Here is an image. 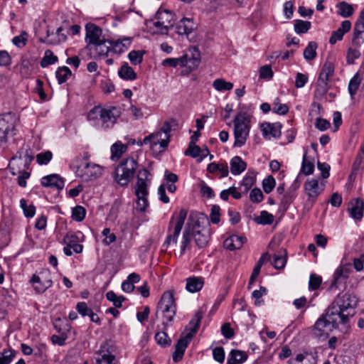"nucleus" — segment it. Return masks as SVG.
<instances>
[{"label": "nucleus", "instance_id": "f257e3e1", "mask_svg": "<svg viewBox=\"0 0 364 364\" xmlns=\"http://www.w3.org/2000/svg\"><path fill=\"white\" fill-rule=\"evenodd\" d=\"M357 302V298L352 294L338 295L326 313L316 321L312 328L313 336L318 338L326 337L340 323H346L349 316H352L349 310L353 309Z\"/></svg>", "mask_w": 364, "mask_h": 364}, {"label": "nucleus", "instance_id": "f03ea898", "mask_svg": "<svg viewBox=\"0 0 364 364\" xmlns=\"http://www.w3.org/2000/svg\"><path fill=\"white\" fill-rule=\"evenodd\" d=\"M176 313V304L173 297V291H166L162 294L161 299L157 305L156 314H161L164 321L161 331H158L155 334L156 343L166 347L171 345V340L166 333V326L168 322H171Z\"/></svg>", "mask_w": 364, "mask_h": 364}, {"label": "nucleus", "instance_id": "7ed1b4c3", "mask_svg": "<svg viewBox=\"0 0 364 364\" xmlns=\"http://www.w3.org/2000/svg\"><path fill=\"white\" fill-rule=\"evenodd\" d=\"M202 318V312L200 311H196L193 318L189 322V327L186 328L182 333L181 338L176 344V350L173 353V360L174 362H178L183 358L188 343L191 342L200 326Z\"/></svg>", "mask_w": 364, "mask_h": 364}, {"label": "nucleus", "instance_id": "20e7f679", "mask_svg": "<svg viewBox=\"0 0 364 364\" xmlns=\"http://www.w3.org/2000/svg\"><path fill=\"white\" fill-rule=\"evenodd\" d=\"M250 129V118L245 112H240L234 119V146L242 147L246 143Z\"/></svg>", "mask_w": 364, "mask_h": 364}, {"label": "nucleus", "instance_id": "39448f33", "mask_svg": "<svg viewBox=\"0 0 364 364\" xmlns=\"http://www.w3.org/2000/svg\"><path fill=\"white\" fill-rule=\"evenodd\" d=\"M137 162L133 158L122 161L115 171V180L121 186H127L134 177Z\"/></svg>", "mask_w": 364, "mask_h": 364}, {"label": "nucleus", "instance_id": "423d86ee", "mask_svg": "<svg viewBox=\"0 0 364 364\" xmlns=\"http://www.w3.org/2000/svg\"><path fill=\"white\" fill-rule=\"evenodd\" d=\"M137 162L133 158L122 161L115 171V180L121 186H127L134 177Z\"/></svg>", "mask_w": 364, "mask_h": 364}, {"label": "nucleus", "instance_id": "0eeeda50", "mask_svg": "<svg viewBox=\"0 0 364 364\" xmlns=\"http://www.w3.org/2000/svg\"><path fill=\"white\" fill-rule=\"evenodd\" d=\"M137 162L133 158L122 161L115 171V180L121 186H127L134 177Z\"/></svg>", "mask_w": 364, "mask_h": 364}, {"label": "nucleus", "instance_id": "6e6552de", "mask_svg": "<svg viewBox=\"0 0 364 364\" xmlns=\"http://www.w3.org/2000/svg\"><path fill=\"white\" fill-rule=\"evenodd\" d=\"M175 16L168 10L159 9L155 15L154 26L158 29L157 33L161 35H168L169 29L173 27Z\"/></svg>", "mask_w": 364, "mask_h": 364}, {"label": "nucleus", "instance_id": "1a4fd4ad", "mask_svg": "<svg viewBox=\"0 0 364 364\" xmlns=\"http://www.w3.org/2000/svg\"><path fill=\"white\" fill-rule=\"evenodd\" d=\"M75 173L83 181H91L102 174V167L95 163L83 161L77 167Z\"/></svg>", "mask_w": 364, "mask_h": 364}, {"label": "nucleus", "instance_id": "9d476101", "mask_svg": "<svg viewBox=\"0 0 364 364\" xmlns=\"http://www.w3.org/2000/svg\"><path fill=\"white\" fill-rule=\"evenodd\" d=\"M334 65L330 61H326L323 65L321 72L319 74L316 84V93L319 95H324L328 90L329 78L333 75Z\"/></svg>", "mask_w": 364, "mask_h": 364}, {"label": "nucleus", "instance_id": "9b49d317", "mask_svg": "<svg viewBox=\"0 0 364 364\" xmlns=\"http://www.w3.org/2000/svg\"><path fill=\"white\" fill-rule=\"evenodd\" d=\"M16 121V115L11 112L0 115V146L6 143L8 135L14 131Z\"/></svg>", "mask_w": 364, "mask_h": 364}, {"label": "nucleus", "instance_id": "f8f14e48", "mask_svg": "<svg viewBox=\"0 0 364 364\" xmlns=\"http://www.w3.org/2000/svg\"><path fill=\"white\" fill-rule=\"evenodd\" d=\"M187 214L188 211L186 209H181L179 211L178 215L176 217V221L173 228V231L166 237V239L162 245L164 251H166L171 244L176 245L177 243L178 237L184 225Z\"/></svg>", "mask_w": 364, "mask_h": 364}, {"label": "nucleus", "instance_id": "ddd939ff", "mask_svg": "<svg viewBox=\"0 0 364 364\" xmlns=\"http://www.w3.org/2000/svg\"><path fill=\"white\" fill-rule=\"evenodd\" d=\"M121 109L118 107L103 108L100 118L101 127L103 129H112L121 116Z\"/></svg>", "mask_w": 364, "mask_h": 364}, {"label": "nucleus", "instance_id": "4468645a", "mask_svg": "<svg viewBox=\"0 0 364 364\" xmlns=\"http://www.w3.org/2000/svg\"><path fill=\"white\" fill-rule=\"evenodd\" d=\"M351 272V265L349 263L340 265L335 271L333 280L331 284V288H339L340 285L345 284L348 275Z\"/></svg>", "mask_w": 364, "mask_h": 364}, {"label": "nucleus", "instance_id": "2eb2a0df", "mask_svg": "<svg viewBox=\"0 0 364 364\" xmlns=\"http://www.w3.org/2000/svg\"><path fill=\"white\" fill-rule=\"evenodd\" d=\"M351 43L353 46H360L364 43V9L355 23Z\"/></svg>", "mask_w": 364, "mask_h": 364}, {"label": "nucleus", "instance_id": "dca6fc26", "mask_svg": "<svg viewBox=\"0 0 364 364\" xmlns=\"http://www.w3.org/2000/svg\"><path fill=\"white\" fill-rule=\"evenodd\" d=\"M325 184L321 183L320 185L317 179L307 180L304 183V189L309 197V200L315 201L316 198L323 192Z\"/></svg>", "mask_w": 364, "mask_h": 364}, {"label": "nucleus", "instance_id": "f3484780", "mask_svg": "<svg viewBox=\"0 0 364 364\" xmlns=\"http://www.w3.org/2000/svg\"><path fill=\"white\" fill-rule=\"evenodd\" d=\"M30 282H42L41 287H36V291L38 294L43 293L53 284L50 272L48 269L41 271L38 274H33Z\"/></svg>", "mask_w": 364, "mask_h": 364}, {"label": "nucleus", "instance_id": "a211bd4d", "mask_svg": "<svg viewBox=\"0 0 364 364\" xmlns=\"http://www.w3.org/2000/svg\"><path fill=\"white\" fill-rule=\"evenodd\" d=\"M168 136H164L161 132H156L149 134L143 139V143L145 144H150L151 149L154 146L160 145V147L164 149L166 148L169 143Z\"/></svg>", "mask_w": 364, "mask_h": 364}, {"label": "nucleus", "instance_id": "6ab92c4d", "mask_svg": "<svg viewBox=\"0 0 364 364\" xmlns=\"http://www.w3.org/2000/svg\"><path fill=\"white\" fill-rule=\"evenodd\" d=\"M102 29L93 23L86 25V40L88 42L87 47L90 44L100 42L105 38L102 36Z\"/></svg>", "mask_w": 364, "mask_h": 364}, {"label": "nucleus", "instance_id": "aec40b11", "mask_svg": "<svg viewBox=\"0 0 364 364\" xmlns=\"http://www.w3.org/2000/svg\"><path fill=\"white\" fill-rule=\"evenodd\" d=\"M348 212L351 218L354 220L360 221L363 217L364 212V201L360 198L353 199L350 202V207Z\"/></svg>", "mask_w": 364, "mask_h": 364}, {"label": "nucleus", "instance_id": "412c9836", "mask_svg": "<svg viewBox=\"0 0 364 364\" xmlns=\"http://www.w3.org/2000/svg\"><path fill=\"white\" fill-rule=\"evenodd\" d=\"M182 67H186L189 71L196 69L200 63V55L196 48L193 49L191 56L188 54H186L182 56Z\"/></svg>", "mask_w": 364, "mask_h": 364}, {"label": "nucleus", "instance_id": "4be33fe9", "mask_svg": "<svg viewBox=\"0 0 364 364\" xmlns=\"http://www.w3.org/2000/svg\"><path fill=\"white\" fill-rule=\"evenodd\" d=\"M109 43V41L104 39L100 42L95 43L92 45L90 44V46L87 48L92 52V53H94L96 56L105 57L111 50Z\"/></svg>", "mask_w": 364, "mask_h": 364}, {"label": "nucleus", "instance_id": "5701e85b", "mask_svg": "<svg viewBox=\"0 0 364 364\" xmlns=\"http://www.w3.org/2000/svg\"><path fill=\"white\" fill-rule=\"evenodd\" d=\"M41 185L44 187H50L61 190L64 187V181L58 175L51 174L41 178Z\"/></svg>", "mask_w": 364, "mask_h": 364}, {"label": "nucleus", "instance_id": "b1692460", "mask_svg": "<svg viewBox=\"0 0 364 364\" xmlns=\"http://www.w3.org/2000/svg\"><path fill=\"white\" fill-rule=\"evenodd\" d=\"M351 28V22L345 20L341 23V26L331 34L329 39V43L334 45L337 41H341L345 33H348Z\"/></svg>", "mask_w": 364, "mask_h": 364}, {"label": "nucleus", "instance_id": "393cba45", "mask_svg": "<svg viewBox=\"0 0 364 364\" xmlns=\"http://www.w3.org/2000/svg\"><path fill=\"white\" fill-rule=\"evenodd\" d=\"M246 242L247 238L245 237L233 235L225 240L223 246L229 250H239Z\"/></svg>", "mask_w": 364, "mask_h": 364}, {"label": "nucleus", "instance_id": "a878e982", "mask_svg": "<svg viewBox=\"0 0 364 364\" xmlns=\"http://www.w3.org/2000/svg\"><path fill=\"white\" fill-rule=\"evenodd\" d=\"M175 29L179 36H188L193 30V23L190 18H183L176 24Z\"/></svg>", "mask_w": 364, "mask_h": 364}, {"label": "nucleus", "instance_id": "bb28decb", "mask_svg": "<svg viewBox=\"0 0 364 364\" xmlns=\"http://www.w3.org/2000/svg\"><path fill=\"white\" fill-rule=\"evenodd\" d=\"M148 190L135 188V195L136 196V210L140 212H144L149 205L147 196Z\"/></svg>", "mask_w": 364, "mask_h": 364}, {"label": "nucleus", "instance_id": "cd10ccee", "mask_svg": "<svg viewBox=\"0 0 364 364\" xmlns=\"http://www.w3.org/2000/svg\"><path fill=\"white\" fill-rule=\"evenodd\" d=\"M261 130L263 136H272L274 138L279 137L281 134V125L278 124L263 123L261 124Z\"/></svg>", "mask_w": 364, "mask_h": 364}, {"label": "nucleus", "instance_id": "c85d7f7f", "mask_svg": "<svg viewBox=\"0 0 364 364\" xmlns=\"http://www.w3.org/2000/svg\"><path fill=\"white\" fill-rule=\"evenodd\" d=\"M246 352L240 350H232L228 357L227 364H240L247 359Z\"/></svg>", "mask_w": 364, "mask_h": 364}, {"label": "nucleus", "instance_id": "c756f323", "mask_svg": "<svg viewBox=\"0 0 364 364\" xmlns=\"http://www.w3.org/2000/svg\"><path fill=\"white\" fill-rule=\"evenodd\" d=\"M204 280L202 277H191L186 279V289L191 293L199 291L203 287Z\"/></svg>", "mask_w": 364, "mask_h": 364}, {"label": "nucleus", "instance_id": "7c9ffc66", "mask_svg": "<svg viewBox=\"0 0 364 364\" xmlns=\"http://www.w3.org/2000/svg\"><path fill=\"white\" fill-rule=\"evenodd\" d=\"M114 355L107 350L102 348L96 353L95 362L93 364H114Z\"/></svg>", "mask_w": 364, "mask_h": 364}, {"label": "nucleus", "instance_id": "2f4dec72", "mask_svg": "<svg viewBox=\"0 0 364 364\" xmlns=\"http://www.w3.org/2000/svg\"><path fill=\"white\" fill-rule=\"evenodd\" d=\"M131 41L132 39L130 38H124L122 40L110 41L111 50L116 53H124L131 45Z\"/></svg>", "mask_w": 364, "mask_h": 364}, {"label": "nucleus", "instance_id": "473e14b6", "mask_svg": "<svg viewBox=\"0 0 364 364\" xmlns=\"http://www.w3.org/2000/svg\"><path fill=\"white\" fill-rule=\"evenodd\" d=\"M191 238V228L188 223L183 232L182 240L181 242L180 256L184 255L186 251L190 249Z\"/></svg>", "mask_w": 364, "mask_h": 364}, {"label": "nucleus", "instance_id": "72a5a7b5", "mask_svg": "<svg viewBox=\"0 0 364 364\" xmlns=\"http://www.w3.org/2000/svg\"><path fill=\"white\" fill-rule=\"evenodd\" d=\"M80 239L75 234L66 235L63 239L64 243L72 247L73 252L77 254L81 253L83 250V246L78 243Z\"/></svg>", "mask_w": 364, "mask_h": 364}, {"label": "nucleus", "instance_id": "f704fd0d", "mask_svg": "<svg viewBox=\"0 0 364 364\" xmlns=\"http://www.w3.org/2000/svg\"><path fill=\"white\" fill-rule=\"evenodd\" d=\"M150 176L151 173L147 169L143 168L140 170L137 176V182L135 188L148 190L149 183L151 181V178H149Z\"/></svg>", "mask_w": 364, "mask_h": 364}, {"label": "nucleus", "instance_id": "c9c22d12", "mask_svg": "<svg viewBox=\"0 0 364 364\" xmlns=\"http://www.w3.org/2000/svg\"><path fill=\"white\" fill-rule=\"evenodd\" d=\"M199 223L197 221L191 230V235L194 237L195 242L199 247H204L208 241V235L203 234L199 230H196V228H199Z\"/></svg>", "mask_w": 364, "mask_h": 364}, {"label": "nucleus", "instance_id": "e433bc0d", "mask_svg": "<svg viewBox=\"0 0 364 364\" xmlns=\"http://www.w3.org/2000/svg\"><path fill=\"white\" fill-rule=\"evenodd\" d=\"M119 76L124 80H134L137 75L127 63H124L118 70Z\"/></svg>", "mask_w": 364, "mask_h": 364}, {"label": "nucleus", "instance_id": "4c0bfd02", "mask_svg": "<svg viewBox=\"0 0 364 364\" xmlns=\"http://www.w3.org/2000/svg\"><path fill=\"white\" fill-rule=\"evenodd\" d=\"M247 164L240 156H234L230 161V171L238 175L246 169Z\"/></svg>", "mask_w": 364, "mask_h": 364}, {"label": "nucleus", "instance_id": "58836bf2", "mask_svg": "<svg viewBox=\"0 0 364 364\" xmlns=\"http://www.w3.org/2000/svg\"><path fill=\"white\" fill-rule=\"evenodd\" d=\"M16 159H24L26 164H28L33 159L32 150L28 146L26 147L21 148L16 155L12 156L11 161L16 160Z\"/></svg>", "mask_w": 364, "mask_h": 364}, {"label": "nucleus", "instance_id": "ea45409f", "mask_svg": "<svg viewBox=\"0 0 364 364\" xmlns=\"http://www.w3.org/2000/svg\"><path fill=\"white\" fill-rule=\"evenodd\" d=\"M289 363V364H316V359L307 353H299L294 360H290Z\"/></svg>", "mask_w": 364, "mask_h": 364}, {"label": "nucleus", "instance_id": "a19ab883", "mask_svg": "<svg viewBox=\"0 0 364 364\" xmlns=\"http://www.w3.org/2000/svg\"><path fill=\"white\" fill-rule=\"evenodd\" d=\"M338 14L343 18L351 16L354 12L353 6L346 1H341L337 4Z\"/></svg>", "mask_w": 364, "mask_h": 364}, {"label": "nucleus", "instance_id": "79ce46f5", "mask_svg": "<svg viewBox=\"0 0 364 364\" xmlns=\"http://www.w3.org/2000/svg\"><path fill=\"white\" fill-rule=\"evenodd\" d=\"M71 75V70L66 66L59 67L55 72V76L59 84L65 82Z\"/></svg>", "mask_w": 364, "mask_h": 364}, {"label": "nucleus", "instance_id": "37998d69", "mask_svg": "<svg viewBox=\"0 0 364 364\" xmlns=\"http://www.w3.org/2000/svg\"><path fill=\"white\" fill-rule=\"evenodd\" d=\"M213 87L219 92H224L231 90L233 88V84L230 82H227L223 78H218L213 82Z\"/></svg>", "mask_w": 364, "mask_h": 364}, {"label": "nucleus", "instance_id": "c03bdc74", "mask_svg": "<svg viewBox=\"0 0 364 364\" xmlns=\"http://www.w3.org/2000/svg\"><path fill=\"white\" fill-rule=\"evenodd\" d=\"M102 109L103 108L100 106H95L91 109L87 113V120L92 122L95 124L100 122Z\"/></svg>", "mask_w": 364, "mask_h": 364}, {"label": "nucleus", "instance_id": "a18cd8bd", "mask_svg": "<svg viewBox=\"0 0 364 364\" xmlns=\"http://www.w3.org/2000/svg\"><path fill=\"white\" fill-rule=\"evenodd\" d=\"M361 81L362 77L358 73L350 79L348 84V92L351 97L356 94Z\"/></svg>", "mask_w": 364, "mask_h": 364}, {"label": "nucleus", "instance_id": "49530a36", "mask_svg": "<svg viewBox=\"0 0 364 364\" xmlns=\"http://www.w3.org/2000/svg\"><path fill=\"white\" fill-rule=\"evenodd\" d=\"M314 170V160H308L306 158V152L304 154L302 160L301 172L308 176L313 173Z\"/></svg>", "mask_w": 364, "mask_h": 364}, {"label": "nucleus", "instance_id": "de8ad7c7", "mask_svg": "<svg viewBox=\"0 0 364 364\" xmlns=\"http://www.w3.org/2000/svg\"><path fill=\"white\" fill-rule=\"evenodd\" d=\"M58 61V57L54 55L53 53L50 50H47L45 52L44 57L41 61V66L46 68L50 65H53Z\"/></svg>", "mask_w": 364, "mask_h": 364}, {"label": "nucleus", "instance_id": "09e8293b", "mask_svg": "<svg viewBox=\"0 0 364 364\" xmlns=\"http://www.w3.org/2000/svg\"><path fill=\"white\" fill-rule=\"evenodd\" d=\"M106 298L109 301L112 302L115 308H120L122 306V302L125 300L124 296H117L113 291H109L106 294Z\"/></svg>", "mask_w": 364, "mask_h": 364}, {"label": "nucleus", "instance_id": "8fccbe9b", "mask_svg": "<svg viewBox=\"0 0 364 364\" xmlns=\"http://www.w3.org/2000/svg\"><path fill=\"white\" fill-rule=\"evenodd\" d=\"M317 44L311 41L309 43L304 51V57L307 60H311L316 56Z\"/></svg>", "mask_w": 364, "mask_h": 364}, {"label": "nucleus", "instance_id": "3c124183", "mask_svg": "<svg viewBox=\"0 0 364 364\" xmlns=\"http://www.w3.org/2000/svg\"><path fill=\"white\" fill-rule=\"evenodd\" d=\"M358 46L350 47L347 50L346 62L348 64H353L356 59L360 57V52L358 49Z\"/></svg>", "mask_w": 364, "mask_h": 364}, {"label": "nucleus", "instance_id": "603ef678", "mask_svg": "<svg viewBox=\"0 0 364 364\" xmlns=\"http://www.w3.org/2000/svg\"><path fill=\"white\" fill-rule=\"evenodd\" d=\"M287 263V256L286 253L284 255H274L272 264L274 267L275 269H282L285 267Z\"/></svg>", "mask_w": 364, "mask_h": 364}, {"label": "nucleus", "instance_id": "864d4df0", "mask_svg": "<svg viewBox=\"0 0 364 364\" xmlns=\"http://www.w3.org/2000/svg\"><path fill=\"white\" fill-rule=\"evenodd\" d=\"M144 53L142 50H132L128 55L129 60L132 64L139 65L142 62Z\"/></svg>", "mask_w": 364, "mask_h": 364}, {"label": "nucleus", "instance_id": "5fc2aeb1", "mask_svg": "<svg viewBox=\"0 0 364 364\" xmlns=\"http://www.w3.org/2000/svg\"><path fill=\"white\" fill-rule=\"evenodd\" d=\"M274 221V216L267 211H262L260 215L256 218V222L262 225H270Z\"/></svg>", "mask_w": 364, "mask_h": 364}, {"label": "nucleus", "instance_id": "6e6d98bb", "mask_svg": "<svg viewBox=\"0 0 364 364\" xmlns=\"http://www.w3.org/2000/svg\"><path fill=\"white\" fill-rule=\"evenodd\" d=\"M311 27L309 21H304L302 20H296L294 24V30L297 33H306Z\"/></svg>", "mask_w": 364, "mask_h": 364}, {"label": "nucleus", "instance_id": "4d7b16f0", "mask_svg": "<svg viewBox=\"0 0 364 364\" xmlns=\"http://www.w3.org/2000/svg\"><path fill=\"white\" fill-rule=\"evenodd\" d=\"M85 209L80 205H77L73 209L72 218L74 220L81 222L85 217Z\"/></svg>", "mask_w": 364, "mask_h": 364}, {"label": "nucleus", "instance_id": "13d9d810", "mask_svg": "<svg viewBox=\"0 0 364 364\" xmlns=\"http://www.w3.org/2000/svg\"><path fill=\"white\" fill-rule=\"evenodd\" d=\"M276 185V181L272 176H269L262 181L263 190L266 193H269L272 191Z\"/></svg>", "mask_w": 364, "mask_h": 364}, {"label": "nucleus", "instance_id": "bf43d9fd", "mask_svg": "<svg viewBox=\"0 0 364 364\" xmlns=\"http://www.w3.org/2000/svg\"><path fill=\"white\" fill-rule=\"evenodd\" d=\"M273 112L278 114H286L289 111V107L286 104H281L279 100L277 98L273 103Z\"/></svg>", "mask_w": 364, "mask_h": 364}, {"label": "nucleus", "instance_id": "052dcab7", "mask_svg": "<svg viewBox=\"0 0 364 364\" xmlns=\"http://www.w3.org/2000/svg\"><path fill=\"white\" fill-rule=\"evenodd\" d=\"M53 154L50 151L41 152L37 154L36 161L41 165L47 164L52 159Z\"/></svg>", "mask_w": 364, "mask_h": 364}, {"label": "nucleus", "instance_id": "680f3d73", "mask_svg": "<svg viewBox=\"0 0 364 364\" xmlns=\"http://www.w3.org/2000/svg\"><path fill=\"white\" fill-rule=\"evenodd\" d=\"M126 149L127 146L120 142L114 144L111 147L112 156L119 158Z\"/></svg>", "mask_w": 364, "mask_h": 364}, {"label": "nucleus", "instance_id": "e2e57ef3", "mask_svg": "<svg viewBox=\"0 0 364 364\" xmlns=\"http://www.w3.org/2000/svg\"><path fill=\"white\" fill-rule=\"evenodd\" d=\"M201 153L200 148L196 145V144L189 143L188 149L185 151L186 156H191L193 158H196L200 156Z\"/></svg>", "mask_w": 364, "mask_h": 364}, {"label": "nucleus", "instance_id": "0e129e2a", "mask_svg": "<svg viewBox=\"0 0 364 364\" xmlns=\"http://www.w3.org/2000/svg\"><path fill=\"white\" fill-rule=\"evenodd\" d=\"M14 355L15 354L13 350H4L0 355V364H10L12 362Z\"/></svg>", "mask_w": 364, "mask_h": 364}, {"label": "nucleus", "instance_id": "69168bd1", "mask_svg": "<svg viewBox=\"0 0 364 364\" xmlns=\"http://www.w3.org/2000/svg\"><path fill=\"white\" fill-rule=\"evenodd\" d=\"M27 36V33L26 31H22L19 36L14 37L12 42L16 46L21 48L26 44Z\"/></svg>", "mask_w": 364, "mask_h": 364}, {"label": "nucleus", "instance_id": "338daca9", "mask_svg": "<svg viewBox=\"0 0 364 364\" xmlns=\"http://www.w3.org/2000/svg\"><path fill=\"white\" fill-rule=\"evenodd\" d=\"M322 282L320 276L315 274H311L309 278V287L311 290H316L319 288Z\"/></svg>", "mask_w": 364, "mask_h": 364}, {"label": "nucleus", "instance_id": "774afa93", "mask_svg": "<svg viewBox=\"0 0 364 364\" xmlns=\"http://www.w3.org/2000/svg\"><path fill=\"white\" fill-rule=\"evenodd\" d=\"M255 178L252 176H246L240 183V188L244 192H247L254 185Z\"/></svg>", "mask_w": 364, "mask_h": 364}]
</instances>
